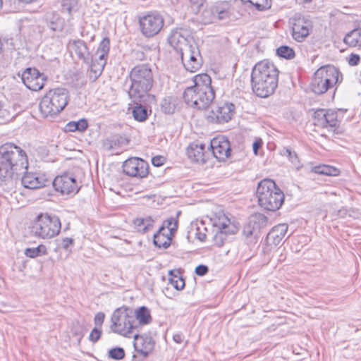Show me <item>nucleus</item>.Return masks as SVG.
Listing matches in <instances>:
<instances>
[{"mask_svg":"<svg viewBox=\"0 0 361 361\" xmlns=\"http://www.w3.org/2000/svg\"><path fill=\"white\" fill-rule=\"evenodd\" d=\"M287 231L288 225L286 224H280L272 228L268 233L267 239L272 244L278 245L284 238Z\"/></svg>","mask_w":361,"mask_h":361,"instance_id":"obj_24","label":"nucleus"},{"mask_svg":"<svg viewBox=\"0 0 361 361\" xmlns=\"http://www.w3.org/2000/svg\"><path fill=\"white\" fill-rule=\"evenodd\" d=\"M24 254L30 258H35L39 256L46 255L47 254V247L44 245H39L36 247H27L25 250Z\"/></svg>","mask_w":361,"mask_h":361,"instance_id":"obj_38","label":"nucleus"},{"mask_svg":"<svg viewBox=\"0 0 361 361\" xmlns=\"http://www.w3.org/2000/svg\"><path fill=\"white\" fill-rule=\"evenodd\" d=\"M105 318L104 313L99 312L97 313V314L94 317V322L95 324V327H99L102 329V325L104 322Z\"/></svg>","mask_w":361,"mask_h":361,"instance_id":"obj_52","label":"nucleus"},{"mask_svg":"<svg viewBox=\"0 0 361 361\" xmlns=\"http://www.w3.org/2000/svg\"><path fill=\"white\" fill-rule=\"evenodd\" d=\"M56 191L62 195H75L80 190V186L73 174L63 173L57 176L52 182Z\"/></svg>","mask_w":361,"mask_h":361,"instance_id":"obj_12","label":"nucleus"},{"mask_svg":"<svg viewBox=\"0 0 361 361\" xmlns=\"http://www.w3.org/2000/svg\"><path fill=\"white\" fill-rule=\"evenodd\" d=\"M326 127L335 128L338 126L337 113L336 111L331 109L326 110Z\"/></svg>","mask_w":361,"mask_h":361,"instance_id":"obj_46","label":"nucleus"},{"mask_svg":"<svg viewBox=\"0 0 361 361\" xmlns=\"http://www.w3.org/2000/svg\"><path fill=\"white\" fill-rule=\"evenodd\" d=\"M142 102H134L136 105L133 108L132 114L133 116H148L149 113H151V110H148V109L143 106L141 103Z\"/></svg>","mask_w":361,"mask_h":361,"instance_id":"obj_45","label":"nucleus"},{"mask_svg":"<svg viewBox=\"0 0 361 361\" xmlns=\"http://www.w3.org/2000/svg\"><path fill=\"white\" fill-rule=\"evenodd\" d=\"M132 310L126 307L117 308L114 311V333L130 337L133 334L135 326Z\"/></svg>","mask_w":361,"mask_h":361,"instance_id":"obj_9","label":"nucleus"},{"mask_svg":"<svg viewBox=\"0 0 361 361\" xmlns=\"http://www.w3.org/2000/svg\"><path fill=\"white\" fill-rule=\"evenodd\" d=\"M276 54L279 56L286 59H292L295 56L294 50L288 46H281L276 49Z\"/></svg>","mask_w":361,"mask_h":361,"instance_id":"obj_44","label":"nucleus"},{"mask_svg":"<svg viewBox=\"0 0 361 361\" xmlns=\"http://www.w3.org/2000/svg\"><path fill=\"white\" fill-rule=\"evenodd\" d=\"M311 171L321 175L335 176L338 175L339 171L338 169L329 165H319L313 166Z\"/></svg>","mask_w":361,"mask_h":361,"instance_id":"obj_34","label":"nucleus"},{"mask_svg":"<svg viewBox=\"0 0 361 361\" xmlns=\"http://www.w3.org/2000/svg\"><path fill=\"white\" fill-rule=\"evenodd\" d=\"M44 20L46 26L52 32V35L55 32H61L63 30V21L59 14L50 12L44 15Z\"/></svg>","mask_w":361,"mask_h":361,"instance_id":"obj_25","label":"nucleus"},{"mask_svg":"<svg viewBox=\"0 0 361 361\" xmlns=\"http://www.w3.org/2000/svg\"><path fill=\"white\" fill-rule=\"evenodd\" d=\"M209 271L208 267L204 264H200L195 268V274L198 276H204Z\"/></svg>","mask_w":361,"mask_h":361,"instance_id":"obj_54","label":"nucleus"},{"mask_svg":"<svg viewBox=\"0 0 361 361\" xmlns=\"http://www.w3.org/2000/svg\"><path fill=\"white\" fill-rule=\"evenodd\" d=\"M226 9L221 6L220 4L212 5L205 8L202 13V20L204 24H209L214 22L215 19H225L228 15Z\"/></svg>","mask_w":361,"mask_h":361,"instance_id":"obj_21","label":"nucleus"},{"mask_svg":"<svg viewBox=\"0 0 361 361\" xmlns=\"http://www.w3.org/2000/svg\"><path fill=\"white\" fill-rule=\"evenodd\" d=\"M23 176L18 179L21 180V183L25 188L29 189H37L46 186L48 180L44 175L37 173H27L25 171L23 173Z\"/></svg>","mask_w":361,"mask_h":361,"instance_id":"obj_20","label":"nucleus"},{"mask_svg":"<svg viewBox=\"0 0 361 361\" xmlns=\"http://www.w3.org/2000/svg\"><path fill=\"white\" fill-rule=\"evenodd\" d=\"M154 220L151 216L137 218L134 220L135 228L140 233H146L153 228Z\"/></svg>","mask_w":361,"mask_h":361,"instance_id":"obj_31","label":"nucleus"},{"mask_svg":"<svg viewBox=\"0 0 361 361\" xmlns=\"http://www.w3.org/2000/svg\"><path fill=\"white\" fill-rule=\"evenodd\" d=\"M173 271H169V275L172 276L169 281V283L171 284L174 288L178 290L183 289L185 287V281L181 276H178L173 274Z\"/></svg>","mask_w":361,"mask_h":361,"instance_id":"obj_42","label":"nucleus"},{"mask_svg":"<svg viewBox=\"0 0 361 361\" xmlns=\"http://www.w3.org/2000/svg\"><path fill=\"white\" fill-rule=\"evenodd\" d=\"M27 167L26 153L20 147L11 142L0 146V184L18 180Z\"/></svg>","mask_w":361,"mask_h":361,"instance_id":"obj_1","label":"nucleus"},{"mask_svg":"<svg viewBox=\"0 0 361 361\" xmlns=\"http://www.w3.org/2000/svg\"><path fill=\"white\" fill-rule=\"evenodd\" d=\"M205 153V145L199 142L191 143L187 148L188 157L194 162L205 163L207 160Z\"/></svg>","mask_w":361,"mask_h":361,"instance_id":"obj_23","label":"nucleus"},{"mask_svg":"<svg viewBox=\"0 0 361 361\" xmlns=\"http://www.w3.org/2000/svg\"><path fill=\"white\" fill-rule=\"evenodd\" d=\"M110 48V39L109 38H104L100 42L97 53L99 54V58H105L106 57Z\"/></svg>","mask_w":361,"mask_h":361,"instance_id":"obj_47","label":"nucleus"},{"mask_svg":"<svg viewBox=\"0 0 361 361\" xmlns=\"http://www.w3.org/2000/svg\"><path fill=\"white\" fill-rule=\"evenodd\" d=\"M133 54L137 59L143 60L145 59V54L141 51H134Z\"/></svg>","mask_w":361,"mask_h":361,"instance_id":"obj_63","label":"nucleus"},{"mask_svg":"<svg viewBox=\"0 0 361 361\" xmlns=\"http://www.w3.org/2000/svg\"><path fill=\"white\" fill-rule=\"evenodd\" d=\"M234 110V104L228 102L224 103L216 106V109L212 110L207 116V119L217 123H226L231 119Z\"/></svg>","mask_w":361,"mask_h":361,"instance_id":"obj_17","label":"nucleus"},{"mask_svg":"<svg viewBox=\"0 0 361 361\" xmlns=\"http://www.w3.org/2000/svg\"><path fill=\"white\" fill-rule=\"evenodd\" d=\"M340 72L334 66L319 68L315 73L311 82V88L317 94H322L333 88L339 80Z\"/></svg>","mask_w":361,"mask_h":361,"instance_id":"obj_6","label":"nucleus"},{"mask_svg":"<svg viewBox=\"0 0 361 361\" xmlns=\"http://www.w3.org/2000/svg\"><path fill=\"white\" fill-rule=\"evenodd\" d=\"M88 123L86 119H80L78 121H71L66 126V130L69 132H75L78 130L82 132L87 129Z\"/></svg>","mask_w":361,"mask_h":361,"instance_id":"obj_39","label":"nucleus"},{"mask_svg":"<svg viewBox=\"0 0 361 361\" xmlns=\"http://www.w3.org/2000/svg\"><path fill=\"white\" fill-rule=\"evenodd\" d=\"M176 100L173 97H166L161 102V111L166 114H172L175 111Z\"/></svg>","mask_w":361,"mask_h":361,"instance_id":"obj_37","label":"nucleus"},{"mask_svg":"<svg viewBox=\"0 0 361 361\" xmlns=\"http://www.w3.org/2000/svg\"><path fill=\"white\" fill-rule=\"evenodd\" d=\"M103 147L105 149L109 150L113 148V142L110 140H106L104 142Z\"/></svg>","mask_w":361,"mask_h":361,"instance_id":"obj_64","label":"nucleus"},{"mask_svg":"<svg viewBox=\"0 0 361 361\" xmlns=\"http://www.w3.org/2000/svg\"><path fill=\"white\" fill-rule=\"evenodd\" d=\"M61 228V224L56 215L40 214L33 224L32 233L36 237L49 239L57 235Z\"/></svg>","mask_w":361,"mask_h":361,"instance_id":"obj_7","label":"nucleus"},{"mask_svg":"<svg viewBox=\"0 0 361 361\" xmlns=\"http://www.w3.org/2000/svg\"><path fill=\"white\" fill-rule=\"evenodd\" d=\"M170 233L166 231V228L162 226L159 231L154 234L153 242L155 246L161 248H168L171 243V235Z\"/></svg>","mask_w":361,"mask_h":361,"instance_id":"obj_26","label":"nucleus"},{"mask_svg":"<svg viewBox=\"0 0 361 361\" xmlns=\"http://www.w3.org/2000/svg\"><path fill=\"white\" fill-rule=\"evenodd\" d=\"M173 340L177 343H182L184 340V336L180 333L176 334L173 336Z\"/></svg>","mask_w":361,"mask_h":361,"instance_id":"obj_60","label":"nucleus"},{"mask_svg":"<svg viewBox=\"0 0 361 361\" xmlns=\"http://www.w3.org/2000/svg\"><path fill=\"white\" fill-rule=\"evenodd\" d=\"M135 317L140 325H148L152 322L150 310L146 306L137 308L135 312Z\"/></svg>","mask_w":361,"mask_h":361,"instance_id":"obj_30","label":"nucleus"},{"mask_svg":"<svg viewBox=\"0 0 361 361\" xmlns=\"http://www.w3.org/2000/svg\"><path fill=\"white\" fill-rule=\"evenodd\" d=\"M194 85L192 87L207 90V92H214L212 87V79L207 73L199 74L194 78Z\"/></svg>","mask_w":361,"mask_h":361,"instance_id":"obj_28","label":"nucleus"},{"mask_svg":"<svg viewBox=\"0 0 361 361\" xmlns=\"http://www.w3.org/2000/svg\"><path fill=\"white\" fill-rule=\"evenodd\" d=\"M21 79L28 89L39 91L44 87L47 76L35 68H27L23 72Z\"/></svg>","mask_w":361,"mask_h":361,"instance_id":"obj_15","label":"nucleus"},{"mask_svg":"<svg viewBox=\"0 0 361 361\" xmlns=\"http://www.w3.org/2000/svg\"><path fill=\"white\" fill-rule=\"evenodd\" d=\"M282 156L288 157L289 161L293 164L297 170H300L302 168V164L300 161L298 154L293 151L289 147H284L281 152Z\"/></svg>","mask_w":361,"mask_h":361,"instance_id":"obj_36","label":"nucleus"},{"mask_svg":"<svg viewBox=\"0 0 361 361\" xmlns=\"http://www.w3.org/2000/svg\"><path fill=\"white\" fill-rule=\"evenodd\" d=\"M268 219L262 214L257 213L251 216L249 222L259 232V230L267 226Z\"/></svg>","mask_w":361,"mask_h":361,"instance_id":"obj_35","label":"nucleus"},{"mask_svg":"<svg viewBox=\"0 0 361 361\" xmlns=\"http://www.w3.org/2000/svg\"><path fill=\"white\" fill-rule=\"evenodd\" d=\"M133 338L135 350L144 357H147L154 348L155 342L152 337L145 334H133Z\"/></svg>","mask_w":361,"mask_h":361,"instance_id":"obj_18","label":"nucleus"},{"mask_svg":"<svg viewBox=\"0 0 361 361\" xmlns=\"http://www.w3.org/2000/svg\"><path fill=\"white\" fill-rule=\"evenodd\" d=\"M129 142L126 135L114 134V154H119L126 150Z\"/></svg>","mask_w":361,"mask_h":361,"instance_id":"obj_32","label":"nucleus"},{"mask_svg":"<svg viewBox=\"0 0 361 361\" xmlns=\"http://www.w3.org/2000/svg\"><path fill=\"white\" fill-rule=\"evenodd\" d=\"M102 334V329L99 327H95L92 330L89 338L93 343L97 342L101 336Z\"/></svg>","mask_w":361,"mask_h":361,"instance_id":"obj_51","label":"nucleus"},{"mask_svg":"<svg viewBox=\"0 0 361 361\" xmlns=\"http://www.w3.org/2000/svg\"><path fill=\"white\" fill-rule=\"evenodd\" d=\"M195 235H196L197 238L200 241H201V242L205 241L207 235H206L205 233L200 232L199 231V228H197V232H196Z\"/></svg>","mask_w":361,"mask_h":361,"instance_id":"obj_61","label":"nucleus"},{"mask_svg":"<svg viewBox=\"0 0 361 361\" xmlns=\"http://www.w3.org/2000/svg\"><path fill=\"white\" fill-rule=\"evenodd\" d=\"M279 71L269 61H262L255 64L251 73V85L254 93L265 98L273 94L278 85Z\"/></svg>","mask_w":361,"mask_h":361,"instance_id":"obj_2","label":"nucleus"},{"mask_svg":"<svg viewBox=\"0 0 361 361\" xmlns=\"http://www.w3.org/2000/svg\"><path fill=\"white\" fill-rule=\"evenodd\" d=\"M139 24L142 34L150 38L159 33L164 27V20L160 13L152 12L140 18Z\"/></svg>","mask_w":361,"mask_h":361,"instance_id":"obj_11","label":"nucleus"},{"mask_svg":"<svg viewBox=\"0 0 361 361\" xmlns=\"http://www.w3.org/2000/svg\"><path fill=\"white\" fill-rule=\"evenodd\" d=\"M219 229L227 235L235 234L238 231V228L231 223L230 220L225 219L224 221L219 222L217 225Z\"/></svg>","mask_w":361,"mask_h":361,"instance_id":"obj_41","label":"nucleus"},{"mask_svg":"<svg viewBox=\"0 0 361 361\" xmlns=\"http://www.w3.org/2000/svg\"><path fill=\"white\" fill-rule=\"evenodd\" d=\"M242 233L245 238V242L248 246L250 247L257 243L259 231L250 222L243 227Z\"/></svg>","mask_w":361,"mask_h":361,"instance_id":"obj_29","label":"nucleus"},{"mask_svg":"<svg viewBox=\"0 0 361 361\" xmlns=\"http://www.w3.org/2000/svg\"><path fill=\"white\" fill-rule=\"evenodd\" d=\"M68 47L74 51L78 59L86 64L90 62V54L85 42L82 39H72L68 42Z\"/></svg>","mask_w":361,"mask_h":361,"instance_id":"obj_22","label":"nucleus"},{"mask_svg":"<svg viewBox=\"0 0 361 361\" xmlns=\"http://www.w3.org/2000/svg\"><path fill=\"white\" fill-rule=\"evenodd\" d=\"M227 235L223 233L221 229L215 234L214 237V240L215 244L218 247H221L224 244L226 240Z\"/></svg>","mask_w":361,"mask_h":361,"instance_id":"obj_50","label":"nucleus"},{"mask_svg":"<svg viewBox=\"0 0 361 361\" xmlns=\"http://www.w3.org/2000/svg\"><path fill=\"white\" fill-rule=\"evenodd\" d=\"M69 92L65 88L50 90L42 99L39 108L44 117L60 113L68 103Z\"/></svg>","mask_w":361,"mask_h":361,"instance_id":"obj_5","label":"nucleus"},{"mask_svg":"<svg viewBox=\"0 0 361 361\" xmlns=\"http://www.w3.org/2000/svg\"><path fill=\"white\" fill-rule=\"evenodd\" d=\"M343 42L347 45L353 47L361 46V22L357 24L355 29L345 35Z\"/></svg>","mask_w":361,"mask_h":361,"instance_id":"obj_27","label":"nucleus"},{"mask_svg":"<svg viewBox=\"0 0 361 361\" xmlns=\"http://www.w3.org/2000/svg\"><path fill=\"white\" fill-rule=\"evenodd\" d=\"M261 147H262L261 140H256L255 142H254V143L252 145V148H253L254 153L255 154H257V152Z\"/></svg>","mask_w":361,"mask_h":361,"instance_id":"obj_62","label":"nucleus"},{"mask_svg":"<svg viewBox=\"0 0 361 361\" xmlns=\"http://www.w3.org/2000/svg\"><path fill=\"white\" fill-rule=\"evenodd\" d=\"M189 37L190 35L186 30L176 29L171 32L168 38V42L169 44L180 54L184 51L186 47H191L192 45L189 44Z\"/></svg>","mask_w":361,"mask_h":361,"instance_id":"obj_19","label":"nucleus"},{"mask_svg":"<svg viewBox=\"0 0 361 361\" xmlns=\"http://www.w3.org/2000/svg\"><path fill=\"white\" fill-rule=\"evenodd\" d=\"M244 2L250 3L258 11H265L271 8V1L269 0H241Z\"/></svg>","mask_w":361,"mask_h":361,"instance_id":"obj_43","label":"nucleus"},{"mask_svg":"<svg viewBox=\"0 0 361 361\" xmlns=\"http://www.w3.org/2000/svg\"><path fill=\"white\" fill-rule=\"evenodd\" d=\"M326 110L319 109L316 110L313 115V123L314 126L320 128H326Z\"/></svg>","mask_w":361,"mask_h":361,"instance_id":"obj_40","label":"nucleus"},{"mask_svg":"<svg viewBox=\"0 0 361 361\" xmlns=\"http://www.w3.org/2000/svg\"><path fill=\"white\" fill-rule=\"evenodd\" d=\"M73 244V239L71 238H65L62 240L61 247L67 250L71 245Z\"/></svg>","mask_w":361,"mask_h":361,"instance_id":"obj_58","label":"nucleus"},{"mask_svg":"<svg viewBox=\"0 0 361 361\" xmlns=\"http://www.w3.org/2000/svg\"><path fill=\"white\" fill-rule=\"evenodd\" d=\"M178 222L174 219L171 218L166 221H164V226L167 228H166V231L170 233V234H173L175 231L177 230V226Z\"/></svg>","mask_w":361,"mask_h":361,"instance_id":"obj_49","label":"nucleus"},{"mask_svg":"<svg viewBox=\"0 0 361 361\" xmlns=\"http://www.w3.org/2000/svg\"><path fill=\"white\" fill-rule=\"evenodd\" d=\"M210 147L214 157L219 161H225L231 156V145L224 136L213 138L210 142Z\"/></svg>","mask_w":361,"mask_h":361,"instance_id":"obj_16","label":"nucleus"},{"mask_svg":"<svg viewBox=\"0 0 361 361\" xmlns=\"http://www.w3.org/2000/svg\"><path fill=\"white\" fill-rule=\"evenodd\" d=\"M106 64L105 58H99L94 59L90 55V62L88 66L90 67L91 73H94V77L97 78L102 72Z\"/></svg>","mask_w":361,"mask_h":361,"instance_id":"obj_33","label":"nucleus"},{"mask_svg":"<svg viewBox=\"0 0 361 361\" xmlns=\"http://www.w3.org/2000/svg\"><path fill=\"white\" fill-rule=\"evenodd\" d=\"M61 6L63 12L71 14L72 12L77 11L78 2L76 0H63Z\"/></svg>","mask_w":361,"mask_h":361,"instance_id":"obj_48","label":"nucleus"},{"mask_svg":"<svg viewBox=\"0 0 361 361\" xmlns=\"http://www.w3.org/2000/svg\"><path fill=\"white\" fill-rule=\"evenodd\" d=\"M166 161V158L163 156H156L152 159V164L157 167L162 166Z\"/></svg>","mask_w":361,"mask_h":361,"instance_id":"obj_53","label":"nucleus"},{"mask_svg":"<svg viewBox=\"0 0 361 361\" xmlns=\"http://www.w3.org/2000/svg\"><path fill=\"white\" fill-rule=\"evenodd\" d=\"M125 174L131 177L145 178L149 173V164L144 159L138 157H130L122 165Z\"/></svg>","mask_w":361,"mask_h":361,"instance_id":"obj_13","label":"nucleus"},{"mask_svg":"<svg viewBox=\"0 0 361 361\" xmlns=\"http://www.w3.org/2000/svg\"><path fill=\"white\" fill-rule=\"evenodd\" d=\"M360 60V57L358 54H351L349 56L348 61L350 66H354L358 65Z\"/></svg>","mask_w":361,"mask_h":361,"instance_id":"obj_56","label":"nucleus"},{"mask_svg":"<svg viewBox=\"0 0 361 361\" xmlns=\"http://www.w3.org/2000/svg\"><path fill=\"white\" fill-rule=\"evenodd\" d=\"M215 98L214 92H207L192 87H187L183 92L185 102L200 110L207 109Z\"/></svg>","mask_w":361,"mask_h":361,"instance_id":"obj_8","label":"nucleus"},{"mask_svg":"<svg viewBox=\"0 0 361 361\" xmlns=\"http://www.w3.org/2000/svg\"><path fill=\"white\" fill-rule=\"evenodd\" d=\"M351 212H354L353 210H348L346 208H342L338 211V216L342 218H345L347 216H352Z\"/></svg>","mask_w":361,"mask_h":361,"instance_id":"obj_57","label":"nucleus"},{"mask_svg":"<svg viewBox=\"0 0 361 361\" xmlns=\"http://www.w3.org/2000/svg\"><path fill=\"white\" fill-rule=\"evenodd\" d=\"M190 2L196 7V11H199L200 7L203 6L204 0H189Z\"/></svg>","mask_w":361,"mask_h":361,"instance_id":"obj_59","label":"nucleus"},{"mask_svg":"<svg viewBox=\"0 0 361 361\" xmlns=\"http://www.w3.org/2000/svg\"><path fill=\"white\" fill-rule=\"evenodd\" d=\"M125 357V350L121 347H114V360H121Z\"/></svg>","mask_w":361,"mask_h":361,"instance_id":"obj_55","label":"nucleus"},{"mask_svg":"<svg viewBox=\"0 0 361 361\" xmlns=\"http://www.w3.org/2000/svg\"><path fill=\"white\" fill-rule=\"evenodd\" d=\"M292 36L295 40L301 42L307 38L313 28L311 18L300 13H295L290 19Z\"/></svg>","mask_w":361,"mask_h":361,"instance_id":"obj_10","label":"nucleus"},{"mask_svg":"<svg viewBox=\"0 0 361 361\" xmlns=\"http://www.w3.org/2000/svg\"><path fill=\"white\" fill-rule=\"evenodd\" d=\"M257 197L259 204L269 211L279 209L284 201L283 192L271 179H264L259 183L257 188Z\"/></svg>","mask_w":361,"mask_h":361,"instance_id":"obj_4","label":"nucleus"},{"mask_svg":"<svg viewBox=\"0 0 361 361\" xmlns=\"http://www.w3.org/2000/svg\"><path fill=\"white\" fill-rule=\"evenodd\" d=\"M130 78L131 84L128 91L130 98L133 102H145L154 82L150 67L147 64L135 66L130 73Z\"/></svg>","mask_w":361,"mask_h":361,"instance_id":"obj_3","label":"nucleus"},{"mask_svg":"<svg viewBox=\"0 0 361 361\" xmlns=\"http://www.w3.org/2000/svg\"><path fill=\"white\" fill-rule=\"evenodd\" d=\"M180 55L186 71L194 73L201 68L202 59L197 46L186 47Z\"/></svg>","mask_w":361,"mask_h":361,"instance_id":"obj_14","label":"nucleus"}]
</instances>
